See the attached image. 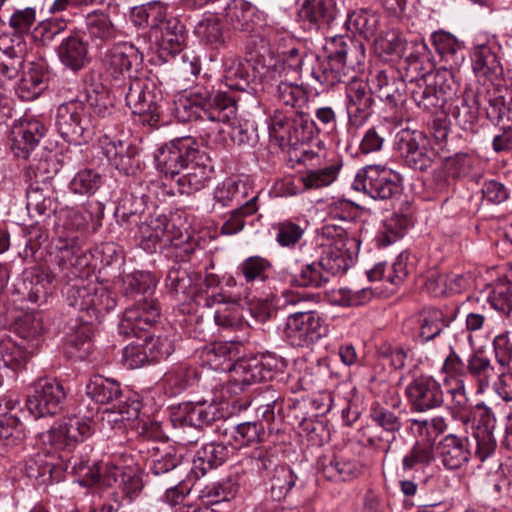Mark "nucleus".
<instances>
[{
    "mask_svg": "<svg viewBox=\"0 0 512 512\" xmlns=\"http://www.w3.org/2000/svg\"><path fill=\"white\" fill-rule=\"evenodd\" d=\"M251 187L242 180L227 178L214 190V200L221 207L242 204L250 197Z\"/></svg>",
    "mask_w": 512,
    "mask_h": 512,
    "instance_id": "obj_35",
    "label": "nucleus"
},
{
    "mask_svg": "<svg viewBox=\"0 0 512 512\" xmlns=\"http://www.w3.org/2000/svg\"><path fill=\"white\" fill-rule=\"evenodd\" d=\"M57 52L61 63L74 72L83 69L89 61L88 43L77 35L63 39Z\"/></svg>",
    "mask_w": 512,
    "mask_h": 512,
    "instance_id": "obj_26",
    "label": "nucleus"
},
{
    "mask_svg": "<svg viewBox=\"0 0 512 512\" xmlns=\"http://www.w3.org/2000/svg\"><path fill=\"white\" fill-rule=\"evenodd\" d=\"M394 147L410 168L419 171L431 167L437 156L425 134L416 130H400L396 134Z\"/></svg>",
    "mask_w": 512,
    "mask_h": 512,
    "instance_id": "obj_10",
    "label": "nucleus"
},
{
    "mask_svg": "<svg viewBox=\"0 0 512 512\" xmlns=\"http://www.w3.org/2000/svg\"><path fill=\"white\" fill-rule=\"evenodd\" d=\"M26 198V208L31 217H49L57 209L53 190L46 183L43 185L31 184L27 189Z\"/></svg>",
    "mask_w": 512,
    "mask_h": 512,
    "instance_id": "obj_28",
    "label": "nucleus"
},
{
    "mask_svg": "<svg viewBox=\"0 0 512 512\" xmlns=\"http://www.w3.org/2000/svg\"><path fill=\"white\" fill-rule=\"evenodd\" d=\"M201 152L192 138L172 140L155 155L156 168L165 177L177 178Z\"/></svg>",
    "mask_w": 512,
    "mask_h": 512,
    "instance_id": "obj_9",
    "label": "nucleus"
},
{
    "mask_svg": "<svg viewBox=\"0 0 512 512\" xmlns=\"http://www.w3.org/2000/svg\"><path fill=\"white\" fill-rule=\"evenodd\" d=\"M327 333L324 319L312 310L291 312L282 330L284 339L293 347H309Z\"/></svg>",
    "mask_w": 512,
    "mask_h": 512,
    "instance_id": "obj_4",
    "label": "nucleus"
},
{
    "mask_svg": "<svg viewBox=\"0 0 512 512\" xmlns=\"http://www.w3.org/2000/svg\"><path fill=\"white\" fill-rule=\"evenodd\" d=\"M353 187L375 200H392L401 193L399 175L385 165H367L355 177Z\"/></svg>",
    "mask_w": 512,
    "mask_h": 512,
    "instance_id": "obj_5",
    "label": "nucleus"
},
{
    "mask_svg": "<svg viewBox=\"0 0 512 512\" xmlns=\"http://www.w3.org/2000/svg\"><path fill=\"white\" fill-rule=\"evenodd\" d=\"M55 124L61 137L69 143L81 145L89 142L95 135L96 123L86 115L82 101L71 100L58 106Z\"/></svg>",
    "mask_w": 512,
    "mask_h": 512,
    "instance_id": "obj_3",
    "label": "nucleus"
},
{
    "mask_svg": "<svg viewBox=\"0 0 512 512\" xmlns=\"http://www.w3.org/2000/svg\"><path fill=\"white\" fill-rule=\"evenodd\" d=\"M91 434L90 424L80 417L73 416L55 422L49 430L40 434V439L55 449L65 450L75 447Z\"/></svg>",
    "mask_w": 512,
    "mask_h": 512,
    "instance_id": "obj_12",
    "label": "nucleus"
},
{
    "mask_svg": "<svg viewBox=\"0 0 512 512\" xmlns=\"http://www.w3.org/2000/svg\"><path fill=\"white\" fill-rule=\"evenodd\" d=\"M445 385L447 386L448 394L447 408L453 418L462 423H468L470 420V406L466 395L464 379H457L454 383H450L449 380L445 379Z\"/></svg>",
    "mask_w": 512,
    "mask_h": 512,
    "instance_id": "obj_37",
    "label": "nucleus"
},
{
    "mask_svg": "<svg viewBox=\"0 0 512 512\" xmlns=\"http://www.w3.org/2000/svg\"><path fill=\"white\" fill-rule=\"evenodd\" d=\"M450 321L451 319L446 318L443 311L430 307L413 315L407 325L413 330V338L425 343L440 335Z\"/></svg>",
    "mask_w": 512,
    "mask_h": 512,
    "instance_id": "obj_18",
    "label": "nucleus"
},
{
    "mask_svg": "<svg viewBox=\"0 0 512 512\" xmlns=\"http://www.w3.org/2000/svg\"><path fill=\"white\" fill-rule=\"evenodd\" d=\"M65 298L69 306L81 312L85 311L90 317L108 312L116 305L115 299L105 287L96 283H85L84 280H78L67 287Z\"/></svg>",
    "mask_w": 512,
    "mask_h": 512,
    "instance_id": "obj_8",
    "label": "nucleus"
},
{
    "mask_svg": "<svg viewBox=\"0 0 512 512\" xmlns=\"http://www.w3.org/2000/svg\"><path fill=\"white\" fill-rule=\"evenodd\" d=\"M495 357L505 373H512V340L509 332L497 335L493 340Z\"/></svg>",
    "mask_w": 512,
    "mask_h": 512,
    "instance_id": "obj_63",
    "label": "nucleus"
},
{
    "mask_svg": "<svg viewBox=\"0 0 512 512\" xmlns=\"http://www.w3.org/2000/svg\"><path fill=\"white\" fill-rule=\"evenodd\" d=\"M445 73H428L411 81V96L415 104L424 111L437 114L445 108L453 94Z\"/></svg>",
    "mask_w": 512,
    "mask_h": 512,
    "instance_id": "obj_7",
    "label": "nucleus"
},
{
    "mask_svg": "<svg viewBox=\"0 0 512 512\" xmlns=\"http://www.w3.org/2000/svg\"><path fill=\"white\" fill-rule=\"evenodd\" d=\"M233 380L241 385H250L271 379L273 372L257 357L239 359L230 368Z\"/></svg>",
    "mask_w": 512,
    "mask_h": 512,
    "instance_id": "obj_25",
    "label": "nucleus"
},
{
    "mask_svg": "<svg viewBox=\"0 0 512 512\" xmlns=\"http://www.w3.org/2000/svg\"><path fill=\"white\" fill-rule=\"evenodd\" d=\"M324 50L326 57L317 59L314 66L306 67V74L327 87L343 82L365 59L363 43L350 35L329 37Z\"/></svg>",
    "mask_w": 512,
    "mask_h": 512,
    "instance_id": "obj_1",
    "label": "nucleus"
},
{
    "mask_svg": "<svg viewBox=\"0 0 512 512\" xmlns=\"http://www.w3.org/2000/svg\"><path fill=\"white\" fill-rule=\"evenodd\" d=\"M436 52L446 61L454 60L463 49V43L446 31H436L431 35Z\"/></svg>",
    "mask_w": 512,
    "mask_h": 512,
    "instance_id": "obj_55",
    "label": "nucleus"
},
{
    "mask_svg": "<svg viewBox=\"0 0 512 512\" xmlns=\"http://www.w3.org/2000/svg\"><path fill=\"white\" fill-rule=\"evenodd\" d=\"M45 74L39 67H32L21 78L17 93L23 100H32L38 97L44 88Z\"/></svg>",
    "mask_w": 512,
    "mask_h": 512,
    "instance_id": "obj_52",
    "label": "nucleus"
},
{
    "mask_svg": "<svg viewBox=\"0 0 512 512\" xmlns=\"http://www.w3.org/2000/svg\"><path fill=\"white\" fill-rule=\"evenodd\" d=\"M372 95L373 93L368 82L352 77L345 91L348 131L362 127L369 120L373 113L374 105Z\"/></svg>",
    "mask_w": 512,
    "mask_h": 512,
    "instance_id": "obj_11",
    "label": "nucleus"
},
{
    "mask_svg": "<svg viewBox=\"0 0 512 512\" xmlns=\"http://www.w3.org/2000/svg\"><path fill=\"white\" fill-rule=\"evenodd\" d=\"M272 264L269 260L260 256H251L242 261L237 270L243 277L248 286H254L257 283H264L271 272Z\"/></svg>",
    "mask_w": 512,
    "mask_h": 512,
    "instance_id": "obj_43",
    "label": "nucleus"
},
{
    "mask_svg": "<svg viewBox=\"0 0 512 512\" xmlns=\"http://www.w3.org/2000/svg\"><path fill=\"white\" fill-rule=\"evenodd\" d=\"M102 184V177L92 169H83L70 181V189L75 194L92 195Z\"/></svg>",
    "mask_w": 512,
    "mask_h": 512,
    "instance_id": "obj_56",
    "label": "nucleus"
},
{
    "mask_svg": "<svg viewBox=\"0 0 512 512\" xmlns=\"http://www.w3.org/2000/svg\"><path fill=\"white\" fill-rule=\"evenodd\" d=\"M213 172L211 158L201 152L175 179L180 194L191 195L207 186Z\"/></svg>",
    "mask_w": 512,
    "mask_h": 512,
    "instance_id": "obj_16",
    "label": "nucleus"
},
{
    "mask_svg": "<svg viewBox=\"0 0 512 512\" xmlns=\"http://www.w3.org/2000/svg\"><path fill=\"white\" fill-rule=\"evenodd\" d=\"M295 484V475L287 466H276L270 479L271 497L280 501L285 498Z\"/></svg>",
    "mask_w": 512,
    "mask_h": 512,
    "instance_id": "obj_54",
    "label": "nucleus"
},
{
    "mask_svg": "<svg viewBox=\"0 0 512 512\" xmlns=\"http://www.w3.org/2000/svg\"><path fill=\"white\" fill-rule=\"evenodd\" d=\"M16 333L20 341L32 348L34 341L43 331L42 320L38 317L26 315L16 323Z\"/></svg>",
    "mask_w": 512,
    "mask_h": 512,
    "instance_id": "obj_61",
    "label": "nucleus"
},
{
    "mask_svg": "<svg viewBox=\"0 0 512 512\" xmlns=\"http://www.w3.org/2000/svg\"><path fill=\"white\" fill-rule=\"evenodd\" d=\"M86 115L97 123V119L105 118L112 113L111 101L105 91L86 92Z\"/></svg>",
    "mask_w": 512,
    "mask_h": 512,
    "instance_id": "obj_58",
    "label": "nucleus"
},
{
    "mask_svg": "<svg viewBox=\"0 0 512 512\" xmlns=\"http://www.w3.org/2000/svg\"><path fill=\"white\" fill-rule=\"evenodd\" d=\"M166 236L165 219H152L149 223H142L139 226L138 238L141 247L149 252L156 250L157 245L164 241Z\"/></svg>",
    "mask_w": 512,
    "mask_h": 512,
    "instance_id": "obj_48",
    "label": "nucleus"
},
{
    "mask_svg": "<svg viewBox=\"0 0 512 512\" xmlns=\"http://www.w3.org/2000/svg\"><path fill=\"white\" fill-rule=\"evenodd\" d=\"M373 297L371 289L362 288L352 290L349 288H339L332 294L333 302L339 306L352 307L367 304Z\"/></svg>",
    "mask_w": 512,
    "mask_h": 512,
    "instance_id": "obj_60",
    "label": "nucleus"
},
{
    "mask_svg": "<svg viewBox=\"0 0 512 512\" xmlns=\"http://www.w3.org/2000/svg\"><path fill=\"white\" fill-rule=\"evenodd\" d=\"M226 85L233 90L245 91L249 86L250 63L235 56H228L223 62Z\"/></svg>",
    "mask_w": 512,
    "mask_h": 512,
    "instance_id": "obj_40",
    "label": "nucleus"
},
{
    "mask_svg": "<svg viewBox=\"0 0 512 512\" xmlns=\"http://www.w3.org/2000/svg\"><path fill=\"white\" fill-rule=\"evenodd\" d=\"M86 394L100 404H108L123 397L120 384L101 375H94L86 385Z\"/></svg>",
    "mask_w": 512,
    "mask_h": 512,
    "instance_id": "obj_38",
    "label": "nucleus"
},
{
    "mask_svg": "<svg viewBox=\"0 0 512 512\" xmlns=\"http://www.w3.org/2000/svg\"><path fill=\"white\" fill-rule=\"evenodd\" d=\"M258 194L252 192V196L242 203L238 208L231 211L229 218L223 223L221 233L234 235L240 232L244 226V218L251 216L258 210Z\"/></svg>",
    "mask_w": 512,
    "mask_h": 512,
    "instance_id": "obj_46",
    "label": "nucleus"
},
{
    "mask_svg": "<svg viewBox=\"0 0 512 512\" xmlns=\"http://www.w3.org/2000/svg\"><path fill=\"white\" fill-rule=\"evenodd\" d=\"M329 280L328 273L318 260L304 265L299 273L294 275L292 282L299 287L320 288L328 283Z\"/></svg>",
    "mask_w": 512,
    "mask_h": 512,
    "instance_id": "obj_49",
    "label": "nucleus"
},
{
    "mask_svg": "<svg viewBox=\"0 0 512 512\" xmlns=\"http://www.w3.org/2000/svg\"><path fill=\"white\" fill-rule=\"evenodd\" d=\"M137 57V50L127 43L114 45L102 55L106 74L115 81V86L119 85L117 82L121 77L125 80V74L129 73Z\"/></svg>",
    "mask_w": 512,
    "mask_h": 512,
    "instance_id": "obj_22",
    "label": "nucleus"
},
{
    "mask_svg": "<svg viewBox=\"0 0 512 512\" xmlns=\"http://www.w3.org/2000/svg\"><path fill=\"white\" fill-rule=\"evenodd\" d=\"M405 394L413 410L426 412L436 409L444 403L441 384L431 376L421 375L412 380Z\"/></svg>",
    "mask_w": 512,
    "mask_h": 512,
    "instance_id": "obj_15",
    "label": "nucleus"
},
{
    "mask_svg": "<svg viewBox=\"0 0 512 512\" xmlns=\"http://www.w3.org/2000/svg\"><path fill=\"white\" fill-rule=\"evenodd\" d=\"M140 341L145 347L149 362L158 361L168 357L174 350L172 341L167 337L146 335Z\"/></svg>",
    "mask_w": 512,
    "mask_h": 512,
    "instance_id": "obj_59",
    "label": "nucleus"
},
{
    "mask_svg": "<svg viewBox=\"0 0 512 512\" xmlns=\"http://www.w3.org/2000/svg\"><path fill=\"white\" fill-rule=\"evenodd\" d=\"M85 26L86 33L97 47L114 40L118 34L109 15L100 11L89 13L85 18Z\"/></svg>",
    "mask_w": 512,
    "mask_h": 512,
    "instance_id": "obj_31",
    "label": "nucleus"
},
{
    "mask_svg": "<svg viewBox=\"0 0 512 512\" xmlns=\"http://www.w3.org/2000/svg\"><path fill=\"white\" fill-rule=\"evenodd\" d=\"M93 330L88 324L80 325L69 334L66 343V352L70 357L84 360L93 350Z\"/></svg>",
    "mask_w": 512,
    "mask_h": 512,
    "instance_id": "obj_45",
    "label": "nucleus"
},
{
    "mask_svg": "<svg viewBox=\"0 0 512 512\" xmlns=\"http://www.w3.org/2000/svg\"><path fill=\"white\" fill-rule=\"evenodd\" d=\"M238 349V343L234 341L209 344L201 351V359L214 370L223 369L226 360L231 361L239 357Z\"/></svg>",
    "mask_w": 512,
    "mask_h": 512,
    "instance_id": "obj_39",
    "label": "nucleus"
},
{
    "mask_svg": "<svg viewBox=\"0 0 512 512\" xmlns=\"http://www.w3.org/2000/svg\"><path fill=\"white\" fill-rule=\"evenodd\" d=\"M24 425L11 413H6L0 407V439L7 447L19 446L25 439Z\"/></svg>",
    "mask_w": 512,
    "mask_h": 512,
    "instance_id": "obj_47",
    "label": "nucleus"
},
{
    "mask_svg": "<svg viewBox=\"0 0 512 512\" xmlns=\"http://www.w3.org/2000/svg\"><path fill=\"white\" fill-rule=\"evenodd\" d=\"M470 456L469 443L466 437L448 434L436 446V457L448 470L461 468L469 461Z\"/></svg>",
    "mask_w": 512,
    "mask_h": 512,
    "instance_id": "obj_20",
    "label": "nucleus"
},
{
    "mask_svg": "<svg viewBox=\"0 0 512 512\" xmlns=\"http://www.w3.org/2000/svg\"><path fill=\"white\" fill-rule=\"evenodd\" d=\"M230 448L222 443H208L197 451L191 471L198 478L221 465L228 457Z\"/></svg>",
    "mask_w": 512,
    "mask_h": 512,
    "instance_id": "obj_30",
    "label": "nucleus"
},
{
    "mask_svg": "<svg viewBox=\"0 0 512 512\" xmlns=\"http://www.w3.org/2000/svg\"><path fill=\"white\" fill-rule=\"evenodd\" d=\"M466 370L467 374L477 381L480 388L488 387L494 378L505 374L504 371L496 372L490 359L482 352L470 354L466 361Z\"/></svg>",
    "mask_w": 512,
    "mask_h": 512,
    "instance_id": "obj_41",
    "label": "nucleus"
},
{
    "mask_svg": "<svg viewBox=\"0 0 512 512\" xmlns=\"http://www.w3.org/2000/svg\"><path fill=\"white\" fill-rule=\"evenodd\" d=\"M195 34L206 45L218 47L224 43L223 26L220 20L215 16H208L195 27Z\"/></svg>",
    "mask_w": 512,
    "mask_h": 512,
    "instance_id": "obj_53",
    "label": "nucleus"
},
{
    "mask_svg": "<svg viewBox=\"0 0 512 512\" xmlns=\"http://www.w3.org/2000/svg\"><path fill=\"white\" fill-rule=\"evenodd\" d=\"M156 287L154 277L148 272H134L123 278V292L127 296L151 295Z\"/></svg>",
    "mask_w": 512,
    "mask_h": 512,
    "instance_id": "obj_50",
    "label": "nucleus"
},
{
    "mask_svg": "<svg viewBox=\"0 0 512 512\" xmlns=\"http://www.w3.org/2000/svg\"><path fill=\"white\" fill-rule=\"evenodd\" d=\"M46 127L38 119L25 116L14 126L11 133V148L17 157L28 158L45 135Z\"/></svg>",
    "mask_w": 512,
    "mask_h": 512,
    "instance_id": "obj_17",
    "label": "nucleus"
},
{
    "mask_svg": "<svg viewBox=\"0 0 512 512\" xmlns=\"http://www.w3.org/2000/svg\"><path fill=\"white\" fill-rule=\"evenodd\" d=\"M319 471L330 481H348L357 477L361 470L358 463L343 455L323 456L319 460Z\"/></svg>",
    "mask_w": 512,
    "mask_h": 512,
    "instance_id": "obj_24",
    "label": "nucleus"
},
{
    "mask_svg": "<svg viewBox=\"0 0 512 512\" xmlns=\"http://www.w3.org/2000/svg\"><path fill=\"white\" fill-rule=\"evenodd\" d=\"M401 400L399 397L392 399L391 407L379 402L374 403L370 409V417L379 427L386 432L395 434L402 428Z\"/></svg>",
    "mask_w": 512,
    "mask_h": 512,
    "instance_id": "obj_33",
    "label": "nucleus"
},
{
    "mask_svg": "<svg viewBox=\"0 0 512 512\" xmlns=\"http://www.w3.org/2000/svg\"><path fill=\"white\" fill-rule=\"evenodd\" d=\"M226 17L235 30L252 33L256 28L257 10L245 0H232L226 8Z\"/></svg>",
    "mask_w": 512,
    "mask_h": 512,
    "instance_id": "obj_34",
    "label": "nucleus"
},
{
    "mask_svg": "<svg viewBox=\"0 0 512 512\" xmlns=\"http://www.w3.org/2000/svg\"><path fill=\"white\" fill-rule=\"evenodd\" d=\"M29 348L11 335H0V364L14 371L22 369L28 362Z\"/></svg>",
    "mask_w": 512,
    "mask_h": 512,
    "instance_id": "obj_32",
    "label": "nucleus"
},
{
    "mask_svg": "<svg viewBox=\"0 0 512 512\" xmlns=\"http://www.w3.org/2000/svg\"><path fill=\"white\" fill-rule=\"evenodd\" d=\"M153 35L160 47L169 53L179 52L185 41L184 26L174 17H170L167 22H164L158 33Z\"/></svg>",
    "mask_w": 512,
    "mask_h": 512,
    "instance_id": "obj_42",
    "label": "nucleus"
},
{
    "mask_svg": "<svg viewBox=\"0 0 512 512\" xmlns=\"http://www.w3.org/2000/svg\"><path fill=\"white\" fill-rule=\"evenodd\" d=\"M66 392L57 380L41 379L33 386V392L26 400V406L35 417L55 415L63 407Z\"/></svg>",
    "mask_w": 512,
    "mask_h": 512,
    "instance_id": "obj_13",
    "label": "nucleus"
},
{
    "mask_svg": "<svg viewBox=\"0 0 512 512\" xmlns=\"http://www.w3.org/2000/svg\"><path fill=\"white\" fill-rule=\"evenodd\" d=\"M476 440V457L483 462L492 455L496 448V440L493 432L487 426H479L474 432Z\"/></svg>",
    "mask_w": 512,
    "mask_h": 512,
    "instance_id": "obj_64",
    "label": "nucleus"
},
{
    "mask_svg": "<svg viewBox=\"0 0 512 512\" xmlns=\"http://www.w3.org/2000/svg\"><path fill=\"white\" fill-rule=\"evenodd\" d=\"M117 87L121 89V94H124L126 104L132 113L139 115L144 124L153 126L159 121L160 97L149 80L129 77Z\"/></svg>",
    "mask_w": 512,
    "mask_h": 512,
    "instance_id": "obj_6",
    "label": "nucleus"
},
{
    "mask_svg": "<svg viewBox=\"0 0 512 512\" xmlns=\"http://www.w3.org/2000/svg\"><path fill=\"white\" fill-rule=\"evenodd\" d=\"M173 112L181 122L192 120H205L211 122L213 127L202 129L204 136L211 139L221 132V123L227 122L235 112L234 101L224 92H217L213 96L205 89H197L189 93L178 94L173 100Z\"/></svg>",
    "mask_w": 512,
    "mask_h": 512,
    "instance_id": "obj_2",
    "label": "nucleus"
},
{
    "mask_svg": "<svg viewBox=\"0 0 512 512\" xmlns=\"http://www.w3.org/2000/svg\"><path fill=\"white\" fill-rule=\"evenodd\" d=\"M336 16L334 0H304L299 10V17L310 28L319 29L329 25Z\"/></svg>",
    "mask_w": 512,
    "mask_h": 512,
    "instance_id": "obj_27",
    "label": "nucleus"
},
{
    "mask_svg": "<svg viewBox=\"0 0 512 512\" xmlns=\"http://www.w3.org/2000/svg\"><path fill=\"white\" fill-rule=\"evenodd\" d=\"M100 144L103 154L117 170L128 174L133 169L134 157L137 154L135 147L124 141L112 140L108 136H104Z\"/></svg>",
    "mask_w": 512,
    "mask_h": 512,
    "instance_id": "obj_23",
    "label": "nucleus"
},
{
    "mask_svg": "<svg viewBox=\"0 0 512 512\" xmlns=\"http://www.w3.org/2000/svg\"><path fill=\"white\" fill-rule=\"evenodd\" d=\"M320 265L328 273V276H334L343 273L348 269V258L346 252L340 247H327L319 258Z\"/></svg>",
    "mask_w": 512,
    "mask_h": 512,
    "instance_id": "obj_57",
    "label": "nucleus"
},
{
    "mask_svg": "<svg viewBox=\"0 0 512 512\" xmlns=\"http://www.w3.org/2000/svg\"><path fill=\"white\" fill-rule=\"evenodd\" d=\"M434 458V451L431 443L417 442L410 452L403 458L402 465L404 470H412L417 465L430 463Z\"/></svg>",
    "mask_w": 512,
    "mask_h": 512,
    "instance_id": "obj_62",
    "label": "nucleus"
},
{
    "mask_svg": "<svg viewBox=\"0 0 512 512\" xmlns=\"http://www.w3.org/2000/svg\"><path fill=\"white\" fill-rule=\"evenodd\" d=\"M340 169L339 161L324 168L309 170L300 180L306 189H319L330 185L337 177Z\"/></svg>",
    "mask_w": 512,
    "mask_h": 512,
    "instance_id": "obj_51",
    "label": "nucleus"
},
{
    "mask_svg": "<svg viewBox=\"0 0 512 512\" xmlns=\"http://www.w3.org/2000/svg\"><path fill=\"white\" fill-rule=\"evenodd\" d=\"M480 108V99L477 93L471 88H466L462 95L455 100L450 113L456 118L458 123L467 129L473 125L477 119Z\"/></svg>",
    "mask_w": 512,
    "mask_h": 512,
    "instance_id": "obj_36",
    "label": "nucleus"
},
{
    "mask_svg": "<svg viewBox=\"0 0 512 512\" xmlns=\"http://www.w3.org/2000/svg\"><path fill=\"white\" fill-rule=\"evenodd\" d=\"M472 67L477 76L490 80L502 73L497 56L486 45L475 48L472 54Z\"/></svg>",
    "mask_w": 512,
    "mask_h": 512,
    "instance_id": "obj_44",
    "label": "nucleus"
},
{
    "mask_svg": "<svg viewBox=\"0 0 512 512\" xmlns=\"http://www.w3.org/2000/svg\"><path fill=\"white\" fill-rule=\"evenodd\" d=\"M160 318V308L153 299L143 298L136 305L127 308L118 325L120 334L141 338Z\"/></svg>",
    "mask_w": 512,
    "mask_h": 512,
    "instance_id": "obj_14",
    "label": "nucleus"
},
{
    "mask_svg": "<svg viewBox=\"0 0 512 512\" xmlns=\"http://www.w3.org/2000/svg\"><path fill=\"white\" fill-rule=\"evenodd\" d=\"M78 238L74 231H70L65 236V241L57 247L55 262L67 276L82 277L89 266L88 256L74 245Z\"/></svg>",
    "mask_w": 512,
    "mask_h": 512,
    "instance_id": "obj_19",
    "label": "nucleus"
},
{
    "mask_svg": "<svg viewBox=\"0 0 512 512\" xmlns=\"http://www.w3.org/2000/svg\"><path fill=\"white\" fill-rule=\"evenodd\" d=\"M141 403L136 396H127L117 406L103 411L102 422L112 429L126 427L139 417Z\"/></svg>",
    "mask_w": 512,
    "mask_h": 512,
    "instance_id": "obj_29",
    "label": "nucleus"
},
{
    "mask_svg": "<svg viewBox=\"0 0 512 512\" xmlns=\"http://www.w3.org/2000/svg\"><path fill=\"white\" fill-rule=\"evenodd\" d=\"M216 418V408L205 403H182L173 408L171 422L174 427L201 428Z\"/></svg>",
    "mask_w": 512,
    "mask_h": 512,
    "instance_id": "obj_21",
    "label": "nucleus"
}]
</instances>
